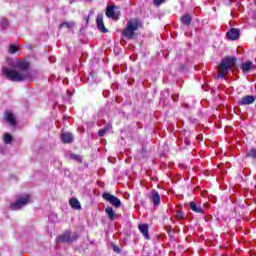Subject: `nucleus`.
Masks as SVG:
<instances>
[{
    "label": "nucleus",
    "mask_w": 256,
    "mask_h": 256,
    "mask_svg": "<svg viewBox=\"0 0 256 256\" xmlns=\"http://www.w3.org/2000/svg\"><path fill=\"white\" fill-rule=\"evenodd\" d=\"M182 23L183 25H191V15L186 14L182 16Z\"/></svg>",
    "instance_id": "20"
},
{
    "label": "nucleus",
    "mask_w": 256,
    "mask_h": 256,
    "mask_svg": "<svg viewBox=\"0 0 256 256\" xmlns=\"http://www.w3.org/2000/svg\"><path fill=\"white\" fill-rule=\"evenodd\" d=\"M14 68H2V73L9 79V81L21 82V81H31L33 75L29 71V62L25 60L16 59L13 63Z\"/></svg>",
    "instance_id": "1"
},
{
    "label": "nucleus",
    "mask_w": 256,
    "mask_h": 256,
    "mask_svg": "<svg viewBox=\"0 0 256 256\" xmlns=\"http://www.w3.org/2000/svg\"><path fill=\"white\" fill-rule=\"evenodd\" d=\"M143 29V22L139 18H131L127 21L126 27L122 30L123 37L126 39H133L135 32Z\"/></svg>",
    "instance_id": "2"
},
{
    "label": "nucleus",
    "mask_w": 256,
    "mask_h": 256,
    "mask_svg": "<svg viewBox=\"0 0 256 256\" xmlns=\"http://www.w3.org/2000/svg\"><path fill=\"white\" fill-rule=\"evenodd\" d=\"M61 141L62 143H73V134L71 132H62Z\"/></svg>",
    "instance_id": "11"
},
{
    "label": "nucleus",
    "mask_w": 256,
    "mask_h": 256,
    "mask_svg": "<svg viewBox=\"0 0 256 256\" xmlns=\"http://www.w3.org/2000/svg\"><path fill=\"white\" fill-rule=\"evenodd\" d=\"M59 27L60 29H63L64 27L66 29H73V27H75V22H62Z\"/></svg>",
    "instance_id": "19"
},
{
    "label": "nucleus",
    "mask_w": 256,
    "mask_h": 256,
    "mask_svg": "<svg viewBox=\"0 0 256 256\" xmlns=\"http://www.w3.org/2000/svg\"><path fill=\"white\" fill-rule=\"evenodd\" d=\"M235 63H237V58L235 57H226L222 60L218 67V77H225L231 69L235 66Z\"/></svg>",
    "instance_id": "3"
},
{
    "label": "nucleus",
    "mask_w": 256,
    "mask_h": 256,
    "mask_svg": "<svg viewBox=\"0 0 256 256\" xmlns=\"http://www.w3.org/2000/svg\"><path fill=\"white\" fill-rule=\"evenodd\" d=\"M4 119L9 123V125L15 126L16 125V120H15V115L11 113V111H6L4 114Z\"/></svg>",
    "instance_id": "10"
},
{
    "label": "nucleus",
    "mask_w": 256,
    "mask_h": 256,
    "mask_svg": "<svg viewBox=\"0 0 256 256\" xmlns=\"http://www.w3.org/2000/svg\"><path fill=\"white\" fill-rule=\"evenodd\" d=\"M161 3H165V0H154V4L161 5Z\"/></svg>",
    "instance_id": "28"
},
{
    "label": "nucleus",
    "mask_w": 256,
    "mask_h": 256,
    "mask_svg": "<svg viewBox=\"0 0 256 256\" xmlns=\"http://www.w3.org/2000/svg\"><path fill=\"white\" fill-rule=\"evenodd\" d=\"M190 209L194 211V213H200L201 215L205 213L203 208H201V205L195 203V201L190 202Z\"/></svg>",
    "instance_id": "14"
},
{
    "label": "nucleus",
    "mask_w": 256,
    "mask_h": 256,
    "mask_svg": "<svg viewBox=\"0 0 256 256\" xmlns=\"http://www.w3.org/2000/svg\"><path fill=\"white\" fill-rule=\"evenodd\" d=\"M77 239H79V235L76 232L71 233V231H66L57 237L56 243H73Z\"/></svg>",
    "instance_id": "5"
},
{
    "label": "nucleus",
    "mask_w": 256,
    "mask_h": 256,
    "mask_svg": "<svg viewBox=\"0 0 256 256\" xmlns=\"http://www.w3.org/2000/svg\"><path fill=\"white\" fill-rule=\"evenodd\" d=\"M3 141L6 145L11 144V141H13V136H11L9 133H6L4 134Z\"/></svg>",
    "instance_id": "21"
},
{
    "label": "nucleus",
    "mask_w": 256,
    "mask_h": 256,
    "mask_svg": "<svg viewBox=\"0 0 256 256\" xmlns=\"http://www.w3.org/2000/svg\"><path fill=\"white\" fill-rule=\"evenodd\" d=\"M103 199H105V201H108V203H110V205H113V207L119 208L121 207V200L117 197H115L112 194L109 193H104L102 195Z\"/></svg>",
    "instance_id": "6"
},
{
    "label": "nucleus",
    "mask_w": 256,
    "mask_h": 256,
    "mask_svg": "<svg viewBox=\"0 0 256 256\" xmlns=\"http://www.w3.org/2000/svg\"><path fill=\"white\" fill-rule=\"evenodd\" d=\"M151 199L153 204L157 207L161 203V196H159V192L157 190H153L151 193Z\"/></svg>",
    "instance_id": "13"
},
{
    "label": "nucleus",
    "mask_w": 256,
    "mask_h": 256,
    "mask_svg": "<svg viewBox=\"0 0 256 256\" xmlns=\"http://www.w3.org/2000/svg\"><path fill=\"white\" fill-rule=\"evenodd\" d=\"M117 249H118L117 247H114V251H117Z\"/></svg>",
    "instance_id": "30"
},
{
    "label": "nucleus",
    "mask_w": 256,
    "mask_h": 256,
    "mask_svg": "<svg viewBox=\"0 0 256 256\" xmlns=\"http://www.w3.org/2000/svg\"><path fill=\"white\" fill-rule=\"evenodd\" d=\"M70 159L77 161V163H83V157L79 154H70Z\"/></svg>",
    "instance_id": "22"
},
{
    "label": "nucleus",
    "mask_w": 256,
    "mask_h": 256,
    "mask_svg": "<svg viewBox=\"0 0 256 256\" xmlns=\"http://www.w3.org/2000/svg\"><path fill=\"white\" fill-rule=\"evenodd\" d=\"M247 157H250L251 159H256V149H251L246 154Z\"/></svg>",
    "instance_id": "23"
},
{
    "label": "nucleus",
    "mask_w": 256,
    "mask_h": 256,
    "mask_svg": "<svg viewBox=\"0 0 256 256\" xmlns=\"http://www.w3.org/2000/svg\"><path fill=\"white\" fill-rule=\"evenodd\" d=\"M17 51H19V47H17V45L15 44L10 45L9 53H17Z\"/></svg>",
    "instance_id": "24"
},
{
    "label": "nucleus",
    "mask_w": 256,
    "mask_h": 256,
    "mask_svg": "<svg viewBox=\"0 0 256 256\" xmlns=\"http://www.w3.org/2000/svg\"><path fill=\"white\" fill-rule=\"evenodd\" d=\"M105 133H107L103 128L98 131L99 137H104Z\"/></svg>",
    "instance_id": "27"
},
{
    "label": "nucleus",
    "mask_w": 256,
    "mask_h": 256,
    "mask_svg": "<svg viewBox=\"0 0 256 256\" xmlns=\"http://www.w3.org/2000/svg\"><path fill=\"white\" fill-rule=\"evenodd\" d=\"M105 213H107L110 221H115V217H117V214H115V211L111 207H107L105 209Z\"/></svg>",
    "instance_id": "18"
},
{
    "label": "nucleus",
    "mask_w": 256,
    "mask_h": 256,
    "mask_svg": "<svg viewBox=\"0 0 256 256\" xmlns=\"http://www.w3.org/2000/svg\"><path fill=\"white\" fill-rule=\"evenodd\" d=\"M254 67L253 62H246L242 64L241 69L244 73H249Z\"/></svg>",
    "instance_id": "16"
},
{
    "label": "nucleus",
    "mask_w": 256,
    "mask_h": 256,
    "mask_svg": "<svg viewBox=\"0 0 256 256\" xmlns=\"http://www.w3.org/2000/svg\"><path fill=\"white\" fill-rule=\"evenodd\" d=\"M106 17H108L109 19H119L115 16V6H107Z\"/></svg>",
    "instance_id": "15"
},
{
    "label": "nucleus",
    "mask_w": 256,
    "mask_h": 256,
    "mask_svg": "<svg viewBox=\"0 0 256 256\" xmlns=\"http://www.w3.org/2000/svg\"><path fill=\"white\" fill-rule=\"evenodd\" d=\"M96 25L101 33H107V28H105V23L103 22V14L97 15Z\"/></svg>",
    "instance_id": "8"
},
{
    "label": "nucleus",
    "mask_w": 256,
    "mask_h": 256,
    "mask_svg": "<svg viewBox=\"0 0 256 256\" xmlns=\"http://www.w3.org/2000/svg\"><path fill=\"white\" fill-rule=\"evenodd\" d=\"M241 33L239 32V30L232 28L230 29L227 33H226V37L227 39H229L230 41H237V39H239Z\"/></svg>",
    "instance_id": "7"
},
{
    "label": "nucleus",
    "mask_w": 256,
    "mask_h": 256,
    "mask_svg": "<svg viewBox=\"0 0 256 256\" xmlns=\"http://www.w3.org/2000/svg\"><path fill=\"white\" fill-rule=\"evenodd\" d=\"M1 27L2 29H7V27H9V22L7 21V19L3 18L1 20Z\"/></svg>",
    "instance_id": "25"
},
{
    "label": "nucleus",
    "mask_w": 256,
    "mask_h": 256,
    "mask_svg": "<svg viewBox=\"0 0 256 256\" xmlns=\"http://www.w3.org/2000/svg\"><path fill=\"white\" fill-rule=\"evenodd\" d=\"M139 231L142 233V235L145 237V239H151L149 236V225L147 224H140L138 227Z\"/></svg>",
    "instance_id": "12"
},
{
    "label": "nucleus",
    "mask_w": 256,
    "mask_h": 256,
    "mask_svg": "<svg viewBox=\"0 0 256 256\" xmlns=\"http://www.w3.org/2000/svg\"><path fill=\"white\" fill-rule=\"evenodd\" d=\"M176 218L177 219H185V214L182 211H177Z\"/></svg>",
    "instance_id": "26"
},
{
    "label": "nucleus",
    "mask_w": 256,
    "mask_h": 256,
    "mask_svg": "<svg viewBox=\"0 0 256 256\" xmlns=\"http://www.w3.org/2000/svg\"><path fill=\"white\" fill-rule=\"evenodd\" d=\"M69 203H70V206L72 207V209H76V210L81 209V203L79 202V200L77 198H71Z\"/></svg>",
    "instance_id": "17"
},
{
    "label": "nucleus",
    "mask_w": 256,
    "mask_h": 256,
    "mask_svg": "<svg viewBox=\"0 0 256 256\" xmlns=\"http://www.w3.org/2000/svg\"><path fill=\"white\" fill-rule=\"evenodd\" d=\"M102 129H104L105 132L107 133V131H109V129H111V125H110V124H106V125L104 126V128H102Z\"/></svg>",
    "instance_id": "29"
},
{
    "label": "nucleus",
    "mask_w": 256,
    "mask_h": 256,
    "mask_svg": "<svg viewBox=\"0 0 256 256\" xmlns=\"http://www.w3.org/2000/svg\"><path fill=\"white\" fill-rule=\"evenodd\" d=\"M86 1H88L89 3H91V1H93V0H86Z\"/></svg>",
    "instance_id": "31"
},
{
    "label": "nucleus",
    "mask_w": 256,
    "mask_h": 256,
    "mask_svg": "<svg viewBox=\"0 0 256 256\" xmlns=\"http://www.w3.org/2000/svg\"><path fill=\"white\" fill-rule=\"evenodd\" d=\"M238 103H239V105H253V103H255V96L246 95V96L242 97Z\"/></svg>",
    "instance_id": "9"
},
{
    "label": "nucleus",
    "mask_w": 256,
    "mask_h": 256,
    "mask_svg": "<svg viewBox=\"0 0 256 256\" xmlns=\"http://www.w3.org/2000/svg\"><path fill=\"white\" fill-rule=\"evenodd\" d=\"M30 200L31 196L29 194L18 197L14 203L10 204L11 211H19V209H23L27 203H30Z\"/></svg>",
    "instance_id": "4"
}]
</instances>
